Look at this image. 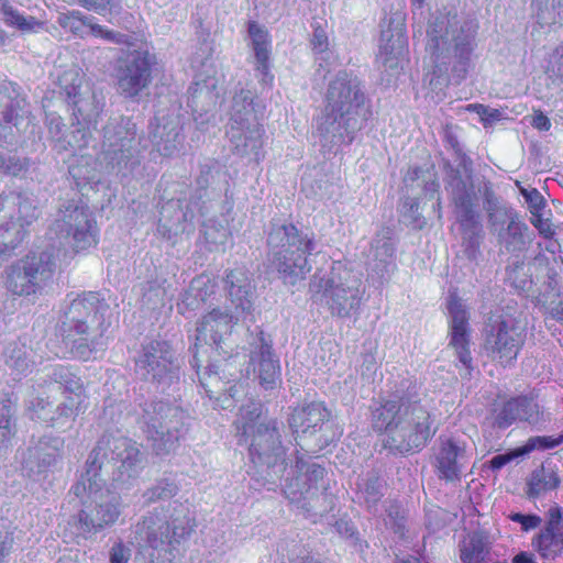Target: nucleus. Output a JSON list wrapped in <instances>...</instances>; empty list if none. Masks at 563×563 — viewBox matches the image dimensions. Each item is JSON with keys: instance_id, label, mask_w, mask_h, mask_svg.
I'll return each mask as SVG.
<instances>
[{"instance_id": "obj_36", "label": "nucleus", "mask_w": 563, "mask_h": 563, "mask_svg": "<svg viewBox=\"0 0 563 563\" xmlns=\"http://www.w3.org/2000/svg\"><path fill=\"white\" fill-rule=\"evenodd\" d=\"M4 364L15 376H26L35 365L33 351L24 342L11 341L3 346Z\"/></svg>"}, {"instance_id": "obj_15", "label": "nucleus", "mask_w": 563, "mask_h": 563, "mask_svg": "<svg viewBox=\"0 0 563 563\" xmlns=\"http://www.w3.org/2000/svg\"><path fill=\"white\" fill-rule=\"evenodd\" d=\"M331 412L320 401H311L295 408L289 417V427L296 444L303 451L317 453L336 439L331 430Z\"/></svg>"}, {"instance_id": "obj_53", "label": "nucleus", "mask_w": 563, "mask_h": 563, "mask_svg": "<svg viewBox=\"0 0 563 563\" xmlns=\"http://www.w3.org/2000/svg\"><path fill=\"white\" fill-rule=\"evenodd\" d=\"M217 283L209 277L199 276L195 278L189 287L187 300L190 298L192 300L188 301V305H192L194 300L208 302L210 301L217 294Z\"/></svg>"}, {"instance_id": "obj_4", "label": "nucleus", "mask_w": 563, "mask_h": 563, "mask_svg": "<svg viewBox=\"0 0 563 563\" xmlns=\"http://www.w3.org/2000/svg\"><path fill=\"white\" fill-rule=\"evenodd\" d=\"M110 307L97 292L73 299L60 319L63 341L76 358H97L108 345Z\"/></svg>"}, {"instance_id": "obj_43", "label": "nucleus", "mask_w": 563, "mask_h": 563, "mask_svg": "<svg viewBox=\"0 0 563 563\" xmlns=\"http://www.w3.org/2000/svg\"><path fill=\"white\" fill-rule=\"evenodd\" d=\"M356 485L358 500L363 501L369 510L375 508L384 496L385 482L380 475L375 471L367 472L358 478Z\"/></svg>"}, {"instance_id": "obj_38", "label": "nucleus", "mask_w": 563, "mask_h": 563, "mask_svg": "<svg viewBox=\"0 0 563 563\" xmlns=\"http://www.w3.org/2000/svg\"><path fill=\"white\" fill-rule=\"evenodd\" d=\"M249 34L256 59V70L262 75V81L269 84L273 80V75L269 74L267 32L257 23L251 22L249 23Z\"/></svg>"}, {"instance_id": "obj_49", "label": "nucleus", "mask_w": 563, "mask_h": 563, "mask_svg": "<svg viewBox=\"0 0 563 563\" xmlns=\"http://www.w3.org/2000/svg\"><path fill=\"white\" fill-rule=\"evenodd\" d=\"M489 555V543L481 533H473L461 547L463 563H485Z\"/></svg>"}, {"instance_id": "obj_1", "label": "nucleus", "mask_w": 563, "mask_h": 563, "mask_svg": "<svg viewBox=\"0 0 563 563\" xmlns=\"http://www.w3.org/2000/svg\"><path fill=\"white\" fill-rule=\"evenodd\" d=\"M419 389L416 382L405 379L372 412L374 430L387 433L386 448L393 452H419L437 432L431 412L421 404Z\"/></svg>"}, {"instance_id": "obj_14", "label": "nucleus", "mask_w": 563, "mask_h": 563, "mask_svg": "<svg viewBox=\"0 0 563 563\" xmlns=\"http://www.w3.org/2000/svg\"><path fill=\"white\" fill-rule=\"evenodd\" d=\"M35 197L27 191H2L0 194V230L8 236L0 241V257L12 255L25 236V228L40 217Z\"/></svg>"}, {"instance_id": "obj_2", "label": "nucleus", "mask_w": 563, "mask_h": 563, "mask_svg": "<svg viewBox=\"0 0 563 563\" xmlns=\"http://www.w3.org/2000/svg\"><path fill=\"white\" fill-rule=\"evenodd\" d=\"M372 115L369 98L357 76L339 71L328 84L317 133L324 152L350 145Z\"/></svg>"}, {"instance_id": "obj_17", "label": "nucleus", "mask_w": 563, "mask_h": 563, "mask_svg": "<svg viewBox=\"0 0 563 563\" xmlns=\"http://www.w3.org/2000/svg\"><path fill=\"white\" fill-rule=\"evenodd\" d=\"M135 375L156 388L166 390L180 380V365L167 341L152 340L142 346L135 358Z\"/></svg>"}, {"instance_id": "obj_34", "label": "nucleus", "mask_w": 563, "mask_h": 563, "mask_svg": "<svg viewBox=\"0 0 563 563\" xmlns=\"http://www.w3.org/2000/svg\"><path fill=\"white\" fill-rule=\"evenodd\" d=\"M549 517L547 526L532 542V545L543 559H554L563 551V517L561 509H550Z\"/></svg>"}, {"instance_id": "obj_44", "label": "nucleus", "mask_w": 563, "mask_h": 563, "mask_svg": "<svg viewBox=\"0 0 563 563\" xmlns=\"http://www.w3.org/2000/svg\"><path fill=\"white\" fill-rule=\"evenodd\" d=\"M48 377L52 383L58 385L63 394H68L66 397L85 398L84 383L71 368L56 365L52 368Z\"/></svg>"}, {"instance_id": "obj_56", "label": "nucleus", "mask_w": 563, "mask_h": 563, "mask_svg": "<svg viewBox=\"0 0 563 563\" xmlns=\"http://www.w3.org/2000/svg\"><path fill=\"white\" fill-rule=\"evenodd\" d=\"M217 174H219V168L216 162L208 159L200 165L199 175L196 179L197 191L191 197L192 200H197L199 203L205 201L202 198L206 196L207 188L212 184Z\"/></svg>"}, {"instance_id": "obj_42", "label": "nucleus", "mask_w": 563, "mask_h": 563, "mask_svg": "<svg viewBox=\"0 0 563 563\" xmlns=\"http://www.w3.org/2000/svg\"><path fill=\"white\" fill-rule=\"evenodd\" d=\"M85 398L65 397L55 408H52L47 424L49 427L66 430L80 413Z\"/></svg>"}, {"instance_id": "obj_47", "label": "nucleus", "mask_w": 563, "mask_h": 563, "mask_svg": "<svg viewBox=\"0 0 563 563\" xmlns=\"http://www.w3.org/2000/svg\"><path fill=\"white\" fill-rule=\"evenodd\" d=\"M68 173L74 179L78 190H82L87 185L98 181L96 163L91 156L81 155L75 164H70Z\"/></svg>"}, {"instance_id": "obj_8", "label": "nucleus", "mask_w": 563, "mask_h": 563, "mask_svg": "<svg viewBox=\"0 0 563 563\" xmlns=\"http://www.w3.org/2000/svg\"><path fill=\"white\" fill-rule=\"evenodd\" d=\"M141 407V428L153 453L166 456L174 452L188 431V410L176 399H153L145 401Z\"/></svg>"}, {"instance_id": "obj_29", "label": "nucleus", "mask_w": 563, "mask_h": 563, "mask_svg": "<svg viewBox=\"0 0 563 563\" xmlns=\"http://www.w3.org/2000/svg\"><path fill=\"white\" fill-rule=\"evenodd\" d=\"M446 143L452 151L453 158H443L445 190L453 194L455 185L464 186L466 190L475 189L473 161L462 151L457 139L448 133Z\"/></svg>"}, {"instance_id": "obj_59", "label": "nucleus", "mask_w": 563, "mask_h": 563, "mask_svg": "<svg viewBox=\"0 0 563 563\" xmlns=\"http://www.w3.org/2000/svg\"><path fill=\"white\" fill-rule=\"evenodd\" d=\"M333 527L336 533L349 541L350 545L353 547L356 551L363 552L364 548L367 547V543L362 541L360 533L352 520L340 518L334 522Z\"/></svg>"}, {"instance_id": "obj_27", "label": "nucleus", "mask_w": 563, "mask_h": 563, "mask_svg": "<svg viewBox=\"0 0 563 563\" xmlns=\"http://www.w3.org/2000/svg\"><path fill=\"white\" fill-rule=\"evenodd\" d=\"M250 362L260 384L265 389H273L280 380L279 360L273 351V341L262 330H258L250 342Z\"/></svg>"}, {"instance_id": "obj_6", "label": "nucleus", "mask_w": 563, "mask_h": 563, "mask_svg": "<svg viewBox=\"0 0 563 563\" xmlns=\"http://www.w3.org/2000/svg\"><path fill=\"white\" fill-rule=\"evenodd\" d=\"M70 492L82 496L81 509L68 520L65 530L75 543L93 539L119 519L121 498L107 486V478L87 476L85 472Z\"/></svg>"}, {"instance_id": "obj_13", "label": "nucleus", "mask_w": 563, "mask_h": 563, "mask_svg": "<svg viewBox=\"0 0 563 563\" xmlns=\"http://www.w3.org/2000/svg\"><path fill=\"white\" fill-rule=\"evenodd\" d=\"M295 467L298 475L286 479L285 496L307 516L327 514L332 508L333 498L323 485L324 468L316 463L308 464L301 456L296 457Z\"/></svg>"}, {"instance_id": "obj_55", "label": "nucleus", "mask_w": 563, "mask_h": 563, "mask_svg": "<svg viewBox=\"0 0 563 563\" xmlns=\"http://www.w3.org/2000/svg\"><path fill=\"white\" fill-rule=\"evenodd\" d=\"M14 412L10 401H0V449L5 448L15 435Z\"/></svg>"}, {"instance_id": "obj_52", "label": "nucleus", "mask_w": 563, "mask_h": 563, "mask_svg": "<svg viewBox=\"0 0 563 563\" xmlns=\"http://www.w3.org/2000/svg\"><path fill=\"white\" fill-rule=\"evenodd\" d=\"M45 124L47 126L48 141L51 142L52 148L58 154L64 153V139L67 135V131L63 118L56 112L46 113Z\"/></svg>"}, {"instance_id": "obj_57", "label": "nucleus", "mask_w": 563, "mask_h": 563, "mask_svg": "<svg viewBox=\"0 0 563 563\" xmlns=\"http://www.w3.org/2000/svg\"><path fill=\"white\" fill-rule=\"evenodd\" d=\"M178 493V485L172 478H162L146 489L143 497L146 503H155L174 497Z\"/></svg>"}, {"instance_id": "obj_7", "label": "nucleus", "mask_w": 563, "mask_h": 563, "mask_svg": "<svg viewBox=\"0 0 563 563\" xmlns=\"http://www.w3.org/2000/svg\"><path fill=\"white\" fill-rule=\"evenodd\" d=\"M189 507L179 501L154 509L135 526L136 540L152 550L151 563H179L178 547L192 531Z\"/></svg>"}, {"instance_id": "obj_33", "label": "nucleus", "mask_w": 563, "mask_h": 563, "mask_svg": "<svg viewBox=\"0 0 563 563\" xmlns=\"http://www.w3.org/2000/svg\"><path fill=\"white\" fill-rule=\"evenodd\" d=\"M264 130L260 123L228 126L227 135L232 151L258 162L262 157Z\"/></svg>"}, {"instance_id": "obj_50", "label": "nucleus", "mask_w": 563, "mask_h": 563, "mask_svg": "<svg viewBox=\"0 0 563 563\" xmlns=\"http://www.w3.org/2000/svg\"><path fill=\"white\" fill-rule=\"evenodd\" d=\"M200 234L209 251H218L224 246L230 236L227 227L216 219H208L201 223Z\"/></svg>"}, {"instance_id": "obj_61", "label": "nucleus", "mask_w": 563, "mask_h": 563, "mask_svg": "<svg viewBox=\"0 0 563 563\" xmlns=\"http://www.w3.org/2000/svg\"><path fill=\"white\" fill-rule=\"evenodd\" d=\"M85 25L89 29V32L95 37H100L106 42L113 44H131V36L121 32L109 30L100 24L92 22H85Z\"/></svg>"}, {"instance_id": "obj_63", "label": "nucleus", "mask_w": 563, "mask_h": 563, "mask_svg": "<svg viewBox=\"0 0 563 563\" xmlns=\"http://www.w3.org/2000/svg\"><path fill=\"white\" fill-rule=\"evenodd\" d=\"M506 277L511 286L519 290H528L531 285V279L525 273V263L516 262L506 268Z\"/></svg>"}, {"instance_id": "obj_3", "label": "nucleus", "mask_w": 563, "mask_h": 563, "mask_svg": "<svg viewBox=\"0 0 563 563\" xmlns=\"http://www.w3.org/2000/svg\"><path fill=\"white\" fill-rule=\"evenodd\" d=\"M427 48L433 62L430 85L460 84L467 75L475 47L476 26L456 13L439 12L427 31Z\"/></svg>"}, {"instance_id": "obj_46", "label": "nucleus", "mask_w": 563, "mask_h": 563, "mask_svg": "<svg viewBox=\"0 0 563 563\" xmlns=\"http://www.w3.org/2000/svg\"><path fill=\"white\" fill-rule=\"evenodd\" d=\"M262 408L258 402L250 401L240 408L238 418L234 422L236 428L238 441L250 434L260 426ZM263 421H261L262 423Z\"/></svg>"}, {"instance_id": "obj_35", "label": "nucleus", "mask_w": 563, "mask_h": 563, "mask_svg": "<svg viewBox=\"0 0 563 563\" xmlns=\"http://www.w3.org/2000/svg\"><path fill=\"white\" fill-rule=\"evenodd\" d=\"M390 233L389 229L383 230L372 242L373 258L368 267L382 280H387L396 269V249Z\"/></svg>"}, {"instance_id": "obj_23", "label": "nucleus", "mask_w": 563, "mask_h": 563, "mask_svg": "<svg viewBox=\"0 0 563 563\" xmlns=\"http://www.w3.org/2000/svg\"><path fill=\"white\" fill-rule=\"evenodd\" d=\"M65 441L60 437L43 435L32 438L21 452V471L23 476L33 482L45 477L62 459Z\"/></svg>"}, {"instance_id": "obj_54", "label": "nucleus", "mask_w": 563, "mask_h": 563, "mask_svg": "<svg viewBox=\"0 0 563 563\" xmlns=\"http://www.w3.org/2000/svg\"><path fill=\"white\" fill-rule=\"evenodd\" d=\"M0 13L5 24L15 26L21 31H32L41 23L33 16H24L8 4V0H0Z\"/></svg>"}, {"instance_id": "obj_51", "label": "nucleus", "mask_w": 563, "mask_h": 563, "mask_svg": "<svg viewBox=\"0 0 563 563\" xmlns=\"http://www.w3.org/2000/svg\"><path fill=\"white\" fill-rule=\"evenodd\" d=\"M476 195L479 194L483 199V208L486 212V218L489 212L499 213L511 208L494 189V184L490 180L483 179L477 185L475 184Z\"/></svg>"}, {"instance_id": "obj_28", "label": "nucleus", "mask_w": 563, "mask_h": 563, "mask_svg": "<svg viewBox=\"0 0 563 563\" xmlns=\"http://www.w3.org/2000/svg\"><path fill=\"white\" fill-rule=\"evenodd\" d=\"M449 324H450V343L455 351L460 363L465 367L467 374L473 369V358L470 350V324L468 313L462 305L461 300L451 296L448 302Z\"/></svg>"}, {"instance_id": "obj_18", "label": "nucleus", "mask_w": 563, "mask_h": 563, "mask_svg": "<svg viewBox=\"0 0 563 563\" xmlns=\"http://www.w3.org/2000/svg\"><path fill=\"white\" fill-rule=\"evenodd\" d=\"M448 196L459 225L464 254L468 260L475 261L481 254L484 238L478 196L475 189L466 190L459 184L455 185L453 194Z\"/></svg>"}, {"instance_id": "obj_10", "label": "nucleus", "mask_w": 563, "mask_h": 563, "mask_svg": "<svg viewBox=\"0 0 563 563\" xmlns=\"http://www.w3.org/2000/svg\"><path fill=\"white\" fill-rule=\"evenodd\" d=\"M109 453L115 462L111 481L118 485H126L131 479L137 478L146 463L145 454L135 441L107 432L102 434L88 455L85 467L86 475L106 478Z\"/></svg>"}, {"instance_id": "obj_58", "label": "nucleus", "mask_w": 563, "mask_h": 563, "mask_svg": "<svg viewBox=\"0 0 563 563\" xmlns=\"http://www.w3.org/2000/svg\"><path fill=\"white\" fill-rule=\"evenodd\" d=\"M401 221L413 230H422L427 225L426 218L419 212V203L415 198H407L400 208Z\"/></svg>"}, {"instance_id": "obj_24", "label": "nucleus", "mask_w": 563, "mask_h": 563, "mask_svg": "<svg viewBox=\"0 0 563 563\" xmlns=\"http://www.w3.org/2000/svg\"><path fill=\"white\" fill-rule=\"evenodd\" d=\"M155 56L146 49H135L119 62L118 87L126 98H133L145 89L152 79Z\"/></svg>"}, {"instance_id": "obj_31", "label": "nucleus", "mask_w": 563, "mask_h": 563, "mask_svg": "<svg viewBox=\"0 0 563 563\" xmlns=\"http://www.w3.org/2000/svg\"><path fill=\"white\" fill-rule=\"evenodd\" d=\"M223 284L228 300L234 311L241 317L251 313L256 298V287L252 274L244 267L228 269L223 277Z\"/></svg>"}, {"instance_id": "obj_9", "label": "nucleus", "mask_w": 563, "mask_h": 563, "mask_svg": "<svg viewBox=\"0 0 563 563\" xmlns=\"http://www.w3.org/2000/svg\"><path fill=\"white\" fill-rule=\"evenodd\" d=\"M239 444L247 446L252 479L268 490L275 489L286 471V450L277 420L263 421L257 429L239 440Z\"/></svg>"}, {"instance_id": "obj_20", "label": "nucleus", "mask_w": 563, "mask_h": 563, "mask_svg": "<svg viewBox=\"0 0 563 563\" xmlns=\"http://www.w3.org/2000/svg\"><path fill=\"white\" fill-rule=\"evenodd\" d=\"M60 95L71 107L77 125H95L102 111L99 95L85 82L84 77L76 70L65 71L59 77Z\"/></svg>"}, {"instance_id": "obj_26", "label": "nucleus", "mask_w": 563, "mask_h": 563, "mask_svg": "<svg viewBox=\"0 0 563 563\" xmlns=\"http://www.w3.org/2000/svg\"><path fill=\"white\" fill-rule=\"evenodd\" d=\"M32 115L25 97L20 87L13 82L0 85V139L7 144L15 142L12 128L20 130V125L26 121L31 123Z\"/></svg>"}, {"instance_id": "obj_45", "label": "nucleus", "mask_w": 563, "mask_h": 563, "mask_svg": "<svg viewBox=\"0 0 563 563\" xmlns=\"http://www.w3.org/2000/svg\"><path fill=\"white\" fill-rule=\"evenodd\" d=\"M382 44L379 45V59L385 67H397V60L404 55L406 38L399 31L389 34V31H383L380 37Z\"/></svg>"}, {"instance_id": "obj_62", "label": "nucleus", "mask_w": 563, "mask_h": 563, "mask_svg": "<svg viewBox=\"0 0 563 563\" xmlns=\"http://www.w3.org/2000/svg\"><path fill=\"white\" fill-rule=\"evenodd\" d=\"M82 8L93 11L98 14L109 12L111 15H117L121 12L122 7L119 0H74Z\"/></svg>"}, {"instance_id": "obj_32", "label": "nucleus", "mask_w": 563, "mask_h": 563, "mask_svg": "<svg viewBox=\"0 0 563 563\" xmlns=\"http://www.w3.org/2000/svg\"><path fill=\"white\" fill-rule=\"evenodd\" d=\"M148 129V139L161 155L172 156L181 148L185 135L178 115L155 117Z\"/></svg>"}, {"instance_id": "obj_64", "label": "nucleus", "mask_w": 563, "mask_h": 563, "mask_svg": "<svg viewBox=\"0 0 563 563\" xmlns=\"http://www.w3.org/2000/svg\"><path fill=\"white\" fill-rule=\"evenodd\" d=\"M547 73L550 78L563 81V43L558 45L550 54Z\"/></svg>"}, {"instance_id": "obj_39", "label": "nucleus", "mask_w": 563, "mask_h": 563, "mask_svg": "<svg viewBox=\"0 0 563 563\" xmlns=\"http://www.w3.org/2000/svg\"><path fill=\"white\" fill-rule=\"evenodd\" d=\"M560 478L556 465L552 462H543L540 467L536 468L528 482V495L536 498L547 492L558 488Z\"/></svg>"}, {"instance_id": "obj_37", "label": "nucleus", "mask_w": 563, "mask_h": 563, "mask_svg": "<svg viewBox=\"0 0 563 563\" xmlns=\"http://www.w3.org/2000/svg\"><path fill=\"white\" fill-rule=\"evenodd\" d=\"M464 450L457 445L453 440H448L442 443V446L437 455V471L440 479L453 482L460 479L462 466L460 460Z\"/></svg>"}, {"instance_id": "obj_40", "label": "nucleus", "mask_w": 563, "mask_h": 563, "mask_svg": "<svg viewBox=\"0 0 563 563\" xmlns=\"http://www.w3.org/2000/svg\"><path fill=\"white\" fill-rule=\"evenodd\" d=\"M529 231L527 223L521 221L518 216L516 219L511 218L509 224L495 236L507 252L512 253L522 251L527 243L530 242L531 239L528 236Z\"/></svg>"}, {"instance_id": "obj_41", "label": "nucleus", "mask_w": 563, "mask_h": 563, "mask_svg": "<svg viewBox=\"0 0 563 563\" xmlns=\"http://www.w3.org/2000/svg\"><path fill=\"white\" fill-rule=\"evenodd\" d=\"M253 99L251 90L241 89L234 95L228 126L258 123Z\"/></svg>"}, {"instance_id": "obj_60", "label": "nucleus", "mask_w": 563, "mask_h": 563, "mask_svg": "<svg viewBox=\"0 0 563 563\" xmlns=\"http://www.w3.org/2000/svg\"><path fill=\"white\" fill-rule=\"evenodd\" d=\"M92 139L89 126L78 125L76 129L67 132L64 139L65 152L77 153L86 148Z\"/></svg>"}, {"instance_id": "obj_48", "label": "nucleus", "mask_w": 563, "mask_h": 563, "mask_svg": "<svg viewBox=\"0 0 563 563\" xmlns=\"http://www.w3.org/2000/svg\"><path fill=\"white\" fill-rule=\"evenodd\" d=\"M30 159L15 151L0 148V175L22 178L29 172Z\"/></svg>"}, {"instance_id": "obj_21", "label": "nucleus", "mask_w": 563, "mask_h": 563, "mask_svg": "<svg viewBox=\"0 0 563 563\" xmlns=\"http://www.w3.org/2000/svg\"><path fill=\"white\" fill-rule=\"evenodd\" d=\"M197 212L201 217L208 214L209 209L206 201L199 203L191 198L167 200L162 205L159 211L158 234L173 244L183 235L189 236L195 232L194 219Z\"/></svg>"}, {"instance_id": "obj_30", "label": "nucleus", "mask_w": 563, "mask_h": 563, "mask_svg": "<svg viewBox=\"0 0 563 563\" xmlns=\"http://www.w3.org/2000/svg\"><path fill=\"white\" fill-rule=\"evenodd\" d=\"M517 420L526 421L536 427L544 423L548 419L532 398L518 396L510 398L495 409L493 426L504 430Z\"/></svg>"}, {"instance_id": "obj_5", "label": "nucleus", "mask_w": 563, "mask_h": 563, "mask_svg": "<svg viewBox=\"0 0 563 563\" xmlns=\"http://www.w3.org/2000/svg\"><path fill=\"white\" fill-rule=\"evenodd\" d=\"M267 262L285 284L296 285L311 271L309 256L317 249L313 232L292 222L272 219L266 231Z\"/></svg>"}, {"instance_id": "obj_25", "label": "nucleus", "mask_w": 563, "mask_h": 563, "mask_svg": "<svg viewBox=\"0 0 563 563\" xmlns=\"http://www.w3.org/2000/svg\"><path fill=\"white\" fill-rule=\"evenodd\" d=\"M241 318L235 311L213 308L197 323V340L213 345L218 354L227 360L232 355V349L228 346L227 339Z\"/></svg>"}, {"instance_id": "obj_12", "label": "nucleus", "mask_w": 563, "mask_h": 563, "mask_svg": "<svg viewBox=\"0 0 563 563\" xmlns=\"http://www.w3.org/2000/svg\"><path fill=\"white\" fill-rule=\"evenodd\" d=\"M146 147V141L131 118L112 119L103 128L102 159L117 173L132 170Z\"/></svg>"}, {"instance_id": "obj_19", "label": "nucleus", "mask_w": 563, "mask_h": 563, "mask_svg": "<svg viewBox=\"0 0 563 563\" xmlns=\"http://www.w3.org/2000/svg\"><path fill=\"white\" fill-rule=\"evenodd\" d=\"M55 268V256L51 251L32 253L9 268L7 289L16 296L36 294L52 278Z\"/></svg>"}, {"instance_id": "obj_16", "label": "nucleus", "mask_w": 563, "mask_h": 563, "mask_svg": "<svg viewBox=\"0 0 563 563\" xmlns=\"http://www.w3.org/2000/svg\"><path fill=\"white\" fill-rule=\"evenodd\" d=\"M51 233L58 240H71L77 252L95 246L98 242V230L92 212L77 194L59 202Z\"/></svg>"}, {"instance_id": "obj_22", "label": "nucleus", "mask_w": 563, "mask_h": 563, "mask_svg": "<svg viewBox=\"0 0 563 563\" xmlns=\"http://www.w3.org/2000/svg\"><path fill=\"white\" fill-rule=\"evenodd\" d=\"M525 341V324L516 318L506 317L488 327L484 347L494 360L508 365L517 358Z\"/></svg>"}, {"instance_id": "obj_11", "label": "nucleus", "mask_w": 563, "mask_h": 563, "mask_svg": "<svg viewBox=\"0 0 563 563\" xmlns=\"http://www.w3.org/2000/svg\"><path fill=\"white\" fill-rule=\"evenodd\" d=\"M311 299L323 303L339 319H357L364 290L362 280L342 265L324 275L314 274L309 283Z\"/></svg>"}]
</instances>
